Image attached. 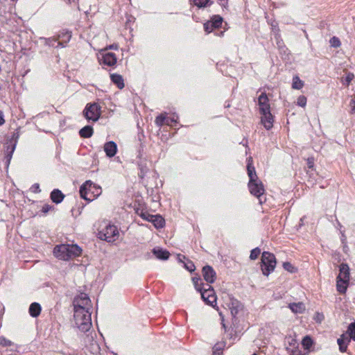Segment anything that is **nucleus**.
<instances>
[{
  "mask_svg": "<svg viewBox=\"0 0 355 355\" xmlns=\"http://www.w3.org/2000/svg\"><path fill=\"white\" fill-rule=\"evenodd\" d=\"M248 175L250 180L248 188L250 193L254 196L259 198L264 193V188L262 182L258 179L254 167L251 163H248L247 166Z\"/></svg>",
  "mask_w": 355,
  "mask_h": 355,
  "instance_id": "nucleus-1",
  "label": "nucleus"
},
{
  "mask_svg": "<svg viewBox=\"0 0 355 355\" xmlns=\"http://www.w3.org/2000/svg\"><path fill=\"white\" fill-rule=\"evenodd\" d=\"M53 252L58 259L68 260L79 256L82 252V249L79 245H55Z\"/></svg>",
  "mask_w": 355,
  "mask_h": 355,
  "instance_id": "nucleus-2",
  "label": "nucleus"
},
{
  "mask_svg": "<svg viewBox=\"0 0 355 355\" xmlns=\"http://www.w3.org/2000/svg\"><path fill=\"white\" fill-rule=\"evenodd\" d=\"M74 321L76 327L82 331L89 330L92 327L90 310L81 309L74 311Z\"/></svg>",
  "mask_w": 355,
  "mask_h": 355,
  "instance_id": "nucleus-3",
  "label": "nucleus"
},
{
  "mask_svg": "<svg viewBox=\"0 0 355 355\" xmlns=\"http://www.w3.org/2000/svg\"><path fill=\"white\" fill-rule=\"evenodd\" d=\"M101 192V187L91 180L86 181L80 188V197L87 201H92L99 196Z\"/></svg>",
  "mask_w": 355,
  "mask_h": 355,
  "instance_id": "nucleus-4",
  "label": "nucleus"
},
{
  "mask_svg": "<svg viewBox=\"0 0 355 355\" xmlns=\"http://www.w3.org/2000/svg\"><path fill=\"white\" fill-rule=\"evenodd\" d=\"M276 266V259L273 254L263 252L261 256V270L264 275L268 276L274 270Z\"/></svg>",
  "mask_w": 355,
  "mask_h": 355,
  "instance_id": "nucleus-5",
  "label": "nucleus"
},
{
  "mask_svg": "<svg viewBox=\"0 0 355 355\" xmlns=\"http://www.w3.org/2000/svg\"><path fill=\"white\" fill-rule=\"evenodd\" d=\"M119 236V232L116 226L107 225L105 229L98 233V238L107 243L114 242Z\"/></svg>",
  "mask_w": 355,
  "mask_h": 355,
  "instance_id": "nucleus-6",
  "label": "nucleus"
},
{
  "mask_svg": "<svg viewBox=\"0 0 355 355\" xmlns=\"http://www.w3.org/2000/svg\"><path fill=\"white\" fill-rule=\"evenodd\" d=\"M101 114V106L96 103L87 104L83 111V115L88 121H97Z\"/></svg>",
  "mask_w": 355,
  "mask_h": 355,
  "instance_id": "nucleus-7",
  "label": "nucleus"
},
{
  "mask_svg": "<svg viewBox=\"0 0 355 355\" xmlns=\"http://www.w3.org/2000/svg\"><path fill=\"white\" fill-rule=\"evenodd\" d=\"M74 311L79 309L90 310L92 309L91 300L86 293H81L73 300Z\"/></svg>",
  "mask_w": 355,
  "mask_h": 355,
  "instance_id": "nucleus-8",
  "label": "nucleus"
},
{
  "mask_svg": "<svg viewBox=\"0 0 355 355\" xmlns=\"http://www.w3.org/2000/svg\"><path fill=\"white\" fill-rule=\"evenodd\" d=\"M207 288H203L199 292H200L202 298L207 304L214 306L216 303V295L210 285L207 284Z\"/></svg>",
  "mask_w": 355,
  "mask_h": 355,
  "instance_id": "nucleus-9",
  "label": "nucleus"
},
{
  "mask_svg": "<svg viewBox=\"0 0 355 355\" xmlns=\"http://www.w3.org/2000/svg\"><path fill=\"white\" fill-rule=\"evenodd\" d=\"M202 275L204 279L209 284L214 283L216 278V272L210 266H205L203 267Z\"/></svg>",
  "mask_w": 355,
  "mask_h": 355,
  "instance_id": "nucleus-10",
  "label": "nucleus"
},
{
  "mask_svg": "<svg viewBox=\"0 0 355 355\" xmlns=\"http://www.w3.org/2000/svg\"><path fill=\"white\" fill-rule=\"evenodd\" d=\"M258 101L261 114L270 111V107L268 104V98L265 93H262L259 96Z\"/></svg>",
  "mask_w": 355,
  "mask_h": 355,
  "instance_id": "nucleus-11",
  "label": "nucleus"
},
{
  "mask_svg": "<svg viewBox=\"0 0 355 355\" xmlns=\"http://www.w3.org/2000/svg\"><path fill=\"white\" fill-rule=\"evenodd\" d=\"M261 123L267 130H270L273 126V116L270 111L261 114Z\"/></svg>",
  "mask_w": 355,
  "mask_h": 355,
  "instance_id": "nucleus-12",
  "label": "nucleus"
},
{
  "mask_svg": "<svg viewBox=\"0 0 355 355\" xmlns=\"http://www.w3.org/2000/svg\"><path fill=\"white\" fill-rule=\"evenodd\" d=\"M104 151L109 157H114L117 152V146L114 141H108L104 145Z\"/></svg>",
  "mask_w": 355,
  "mask_h": 355,
  "instance_id": "nucleus-13",
  "label": "nucleus"
},
{
  "mask_svg": "<svg viewBox=\"0 0 355 355\" xmlns=\"http://www.w3.org/2000/svg\"><path fill=\"white\" fill-rule=\"evenodd\" d=\"M228 306L231 311L232 315L234 316L236 315L239 311L242 309L241 302L233 297H230V302Z\"/></svg>",
  "mask_w": 355,
  "mask_h": 355,
  "instance_id": "nucleus-14",
  "label": "nucleus"
},
{
  "mask_svg": "<svg viewBox=\"0 0 355 355\" xmlns=\"http://www.w3.org/2000/svg\"><path fill=\"white\" fill-rule=\"evenodd\" d=\"M340 273L337 279H345L349 281V268L346 263H341L339 266Z\"/></svg>",
  "mask_w": 355,
  "mask_h": 355,
  "instance_id": "nucleus-15",
  "label": "nucleus"
},
{
  "mask_svg": "<svg viewBox=\"0 0 355 355\" xmlns=\"http://www.w3.org/2000/svg\"><path fill=\"white\" fill-rule=\"evenodd\" d=\"M349 342L350 338H349L346 334H342L340 337L338 338L337 343L339 345V349L341 352H345L347 351V345Z\"/></svg>",
  "mask_w": 355,
  "mask_h": 355,
  "instance_id": "nucleus-16",
  "label": "nucleus"
},
{
  "mask_svg": "<svg viewBox=\"0 0 355 355\" xmlns=\"http://www.w3.org/2000/svg\"><path fill=\"white\" fill-rule=\"evenodd\" d=\"M103 62L107 66H114L116 63V55L113 53H105L103 55Z\"/></svg>",
  "mask_w": 355,
  "mask_h": 355,
  "instance_id": "nucleus-17",
  "label": "nucleus"
},
{
  "mask_svg": "<svg viewBox=\"0 0 355 355\" xmlns=\"http://www.w3.org/2000/svg\"><path fill=\"white\" fill-rule=\"evenodd\" d=\"M153 254L159 259L166 260L168 259L170 253L166 250H163L159 247L155 248L153 250Z\"/></svg>",
  "mask_w": 355,
  "mask_h": 355,
  "instance_id": "nucleus-18",
  "label": "nucleus"
},
{
  "mask_svg": "<svg viewBox=\"0 0 355 355\" xmlns=\"http://www.w3.org/2000/svg\"><path fill=\"white\" fill-rule=\"evenodd\" d=\"M64 198V195L59 189H54L51 193V200L56 204L61 202Z\"/></svg>",
  "mask_w": 355,
  "mask_h": 355,
  "instance_id": "nucleus-19",
  "label": "nucleus"
},
{
  "mask_svg": "<svg viewBox=\"0 0 355 355\" xmlns=\"http://www.w3.org/2000/svg\"><path fill=\"white\" fill-rule=\"evenodd\" d=\"M349 281L336 278V288L340 293H345Z\"/></svg>",
  "mask_w": 355,
  "mask_h": 355,
  "instance_id": "nucleus-20",
  "label": "nucleus"
},
{
  "mask_svg": "<svg viewBox=\"0 0 355 355\" xmlns=\"http://www.w3.org/2000/svg\"><path fill=\"white\" fill-rule=\"evenodd\" d=\"M41 313V306L37 302H33L30 305L29 313L32 317L36 318Z\"/></svg>",
  "mask_w": 355,
  "mask_h": 355,
  "instance_id": "nucleus-21",
  "label": "nucleus"
},
{
  "mask_svg": "<svg viewBox=\"0 0 355 355\" xmlns=\"http://www.w3.org/2000/svg\"><path fill=\"white\" fill-rule=\"evenodd\" d=\"M289 308L295 313H302L305 310V306L302 302L290 304Z\"/></svg>",
  "mask_w": 355,
  "mask_h": 355,
  "instance_id": "nucleus-22",
  "label": "nucleus"
},
{
  "mask_svg": "<svg viewBox=\"0 0 355 355\" xmlns=\"http://www.w3.org/2000/svg\"><path fill=\"white\" fill-rule=\"evenodd\" d=\"M112 81L117 85L119 89L124 87L123 79L121 75L113 73L110 76Z\"/></svg>",
  "mask_w": 355,
  "mask_h": 355,
  "instance_id": "nucleus-23",
  "label": "nucleus"
},
{
  "mask_svg": "<svg viewBox=\"0 0 355 355\" xmlns=\"http://www.w3.org/2000/svg\"><path fill=\"white\" fill-rule=\"evenodd\" d=\"M93 128L92 126L86 125L79 131L80 136L83 138H89L93 135Z\"/></svg>",
  "mask_w": 355,
  "mask_h": 355,
  "instance_id": "nucleus-24",
  "label": "nucleus"
},
{
  "mask_svg": "<svg viewBox=\"0 0 355 355\" xmlns=\"http://www.w3.org/2000/svg\"><path fill=\"white\" fill-rule=\"evenodd\" d=\"M150 218L156 228H161L164 225L165 220L161 216L155 215V216H151Z\"/></svg>",
  "mask_w": 355,
  "mask_h": 355,
  "instance_id": "nucleus-25",
  "label": "nucleus"
},
{
  "mask_svg": "<svg viewBox=\"0 0 355 355\" xmlns=\"http://www.w3.org/2000/svg\"><path fill=\"white\" fill-rule=\"evenodd\" d=\"M155 122L158 126H162L164 123L169 125V119L166 116V114H162L156 117Z\"/></svg>",
  "mask_w": 355,
  "mask_h": 355,
  "instance_id": "nucleus-26",
  "label": "nucleus"
},
{
  "mask_svg": "<svg viewBox=\"0 0 355 355\" xmlns=\"http://www.w3.org/2000/svg\"><path fill=\"white\" fill-rule=\"evenodd\" d=\"M211 24H212V26L215 28H219L223 22V18L219 15H215L214 17L209 21Z\"/></svg>",
  "mask_w": 355,
  "mask_h": 355,
  "instance_id": "nucleus-27",
  "label": "nucleus"
},
{
  "mask_svg": "<svg viewBox=\"0 0 355 355\" xmlns=\"http://www.w3.org/2000/svg\"><path fill=\"white\" fill-rule=\"evenodd\" d=\"M304 85L303 82L298 76H295L293 80L292 87L295 89H300Z\"/></svg>",
  "mask_w": 355,
  "mask_h": 355,
  "instance_id": "nucleus-28",
  "label": "nucleus"
},
{
  "mask_svg": "<svg viewBox=\"0 0 355 355\" xmlns=\"http://www.w3.org/2000/svg\"><path fill=\"white\" fill-rule=\"evenodd\" d=\"M346 334H349L348 337H349V338H350V340L352 339V340H355V322L351 323L348 326V329H347Z\"/></svg>",
  "mask_w": 355,
  "mask_h": 355,
  "instance_id": "nucleus-29",
  "label": "nucleus"
},
{
  "mask_svg": "<svg viewBox=\"0 0 355 355\" xmlns=\"http://www.w3.org/2000/svg\"><path fill=\"white\" fill-rule=\"evenodd\" d=\"M302 343L305 349H309L313 344V341L309 336H305L303 338Z\"/></svg>",
  "mask_w": 355,
  "mask_h": 355,
  "instance_id": "nucleus-30",
  "label": "nucleus"
},
{
  "mask_svg": "<svg viewBox=\"0 0 355 355\" xmlns=\"http://www.w3.org/2000/svg\"><path fill=\"white\" fill-rule=\"evenodd\" d=\"M283 267L286 270L291 273L295 272L297 271V269L289 262H284L283 263Z\"/></svg>",
  "mask_w": 355,
  "mask_h": 355,
  "instance_id": "nucleus-31",
  "label": "nucleus"
},
{
  "mask_svg": "<svg viewBox=\"0 0 355 355\" xmlns=\"http://www.w3.org/2000/svg\"><path fill=\"white\" fill-rule=\"evenodd\" d=\"M193 2L198 8H204L208 5L209 0H193Z\"/></svg>",
  "mask_w": 355,
  "mask_h": 355,
  "instance_id": "nucleus-32",
  "label": "nucleus"
},
{
  "mask_svg": "<svg viewBox=\"0 0 355 355\" xmlns=\"http://www.w3.org/2000/svg\"><path fill=\"white\" fill-rule=\"evenodd\" d=\"M200 277H193L192 278V281L193 282L194 286L196 289L198 291H201L203 288L202 287L201 284H199V282L200 281Z\"/></svg>",
  "mask_w": 355,
  "mask_h": 355,
  "instance_id": "nucleus-33",
  "label": "nucleus"
},
{
  "mask_svg": "<svg viewBox=\"0 0 355 355\" xmlns=\"http://www.w3.org/2000/svg\"><path fill=\"white\" fill-rule=\"evenodd\" d=\"M261 253V250L259 248H256L254 249H253L251 252H250V258L252 259V260H254L256 259L259 255Z\"/></svg>",
  "mask_w": 355,
  "mask_h": 355,
  "instance_id": "nucleus-34",
  "label": "nucleus"
},
{
  "mask_svg": "<svg viewBox=\"0 0 355 355\" xmlns=\"http://www.w3.org/2000/svg\"><path fill=\"white\" fill-rule=\"evenodd\" d=\"M329 42L331 46L335 48L339 47L341 44L340 40L336 37L331 38Z\"/></svg>",
  "mask_w": 355,
  "mask_h": 355,
  "instance_id": "nucleus-35",
  "label": "nucleus"
},
{
  "mask_svg": "<svg viewBox=\"0 0 355 355\" xmlns=\"http://www.w3.org/2000/svg\"><path fill=\"white\" fill-rule=\"evenodd\" d=\"M297 103L299 106L305 107L306 104V98L304 96H300L297 98Z\"/></svg>",
  "mask_w": 355,
  "mask_h": 355,
  "instance_id": "nucleus-36",
  "label": "nucleus"
},
{
  "mask_svg": "<svg viewBox=\"0 0 355 355\" xmlns=\"http://www.w3.org/2000/svg\"><path fill=\"white\" fill-rule=\"evenodd\" d=\"M184 268L189 270V272H193L195 270L196 267L192 261H188L187 262L184 263Z\"/></svg>",
  "mask_w": 355,
  "mask_h": 355,
  "instance_id": "nucleus-37",
  "label": "nucleus"
},
{
  "mask_svg": "<svg viewBox=\"0 0 355 355\" xmlns=\"http://www.w3.org/2000/svg\"><path fill=\"white\" fill-rule=\"evenodd\" d=\"M12 345V342L4 337H0V345L6 347L10 346Z\"/></svg>",
  "mask_w": 355,
  "mask_h": 355,
  "instance_id": "nucleus-38",
  "label": "nucleus"
},
{
  "mask_svg": "<svg viewBox=\"0 0 355 355\" xmlns=\"http://www.w3.org/2000/svg\"><path fill=\"white\" fill-rule=\"evenodd\" d=\"M204 28H205V31L207 33H209L212 32V31H213L215 28L212 26V24H211L209 21H207V23H205V24H204Z\"/></svg>",
  "mask_w": 355,
  "mask_h": 355,
  "instance_id": "nucleus-39",
  "label": "nucleus"
},
{
  "mask_svg": "<svg viewBox=\"0 0 355 355\" xmlns=\"http://www.w3.org/2000/svg\"><path fill=\"white\" fill-rule=\"evenodd\" d=\"M354 73L349 72L347 74L345 80L346 83L347 85H349L351 83V81L354 79Z\"/></svg>",
  "mask_w": 355,
  "mask_h": 355,
  "instance_id": "nucleus-40",
  "label": "nucleus"
},
{
  "mask_svg": "<svg viewBox=\"0 0 355 355\" xmlns=\"http://www.w3.org/2000/svg\"><path fill=\"white\" fill-rule=\"evenodd\" d=\"M151 216H155V215H151L148 213H143L141 214V217L145 219V220H147L148 221H150L152 223V219L150 218Z\"/></svg>",
  "mask_w": 355,
  "mask_h": 355,
  "instance_id": "nucleus-41",
  "label": "nucleus"
},
{
  "mask_svg": "<svg viewBox=\"0 0 355 355\" xmlns=\"http://www.w3.org/2000/svg\"><path fill=\"white\" fill-rule=\"evenodd\" d=\"M323 319H324V315H323L322 314H320V313H318L315 315V320L318 322H319V323H320V322L322 321V320H323Z\"/></svg>",
  "mask_w": 355,
  "mask_h": 355,
  "instance_id": "nucleus-42",
  "label": "nucleus"
},
{
  "mask_svg": "<svg viewBox=\"0 0 355 355\" xmlns=\"http://www.w3.org/2000/svg\"><path fill=\"white\" fill-rule=\"evenodd\" d=\"M51 208H52L51 206H50L49 205H45L43 206L42 210L44 213H47Z\"/></svg>",
  "mask_w": 355,
  "mask_h": 355,
  "instance_id": "nucleus-43",
  "label": "nucleus"
},
{
  "mask_svg": "<svg viewBox=\"0 0 355 355\" xmlns=\"http://www.w3.org/2000/svg\"><path fill=\"white\" fill-rule=\"evenodd\" d=\"M5 123V120L3 119V112L0 110V125H3Z\"/></svg>",
  "mask_w": 355,
  "mask_h": 355,
  "instance_id": "nucleus-44",
  "label": "nucleus"
},
{
  "mask_svg": "<svg viewBox=\"0 0 355 355\" xmlns=\"http://www.w3.org/2000/svg\"><path fill=\"white\" fill-rule=\"evenodd\" d=\"M307 164H308V166L309 168H313V160L312 159H308V161H307Z\"/></svg>",
  "mask_w": 355,
  "mask_h": 355,
  "instance_id": "nucleus-45",
  "label": "nucleus"
},
{
  "mask_svg": "<svg viewBox=\"0 0 355 355\" xmlns=\"http://www.w3.org/2000/svg\"><path fill=\"white\" fill-rule=\"evenodd\" d=\"M62 37H64L66 41H69L71 38V35L69 33H66L63 34Z\"/></svg>",
  "mask_w": 355,
  "mask_h": 355,
  "instance_id": "nucleus-46",
  "label": "nucleus"
},
{
  "mask_svg": "<svg viewBox=\"0 0 355 355\" xmlns=\"http://www.w3.org/2000/svg\"><path fill=\"white\" fill-rule=\"evenodd\" d=\"M109 49H117V45H114V44L110 45V46H109Z\"/></svg>",
  "mask_w": 355,
  "mask_h": 355,
  "instance_id": "nucleus-47",
  "label": "nucleus"
},
{
  "mask_svg": "<svg viewBox=\"0 0 355 355\" xmlns=\"http://www.w3.org/2000/svg\"><path fill=\"white\" fill-rule=\"evenodd\" d=\"M181 257H182L183 259H185V257H184V256L178 255V259H179V260H180V261H182V259H181Z\"/></svg>",
  "mask_w": 355,
  "mask_h": 355,
  "instance_id": "nucleus-48",
  "label": "nucleus"
},
{
  "mask_svg": "<svg viewBox=\"0 0 355 355\" xmlns=\"http://www.w3.org/2000/svg\"><path fill=\"white\" fill-rule=\"evenodd\" d=\"M7 157H8V162H9V161H10V158H11V155H8L7 156Z\"/></svg>",
  "mask_w": 355,
  "mask_h": 355,
  "instance_id": "nucleus-49",
  "label": "nucleus"
},
{
  "mask_svg": "<svg viewBox=\"0 0 355 355\" xmlns=\"http://www.w3.org/2000/svg\"><path fill=\"white\" fill-rule=\"evenodd\" d=\"M353 103H354V108H353V110L355 111V101L353 102Z\"/></svg>",
  "mask_w": 355,
  "mask_h": 355,
  "instance_id": "nucleus-50",
  "label": "nucleus"
},
{
  "mask_svg": "<svg viewBox=\"0 0 355 355\" xmlns=\"http://www.w3.org/2000/svg\"><path fill=\"white\" fill-rule=\"evenodd\" d=\"M214 355H216V352L214 353Z\"/></svg>",
  "mask_w": 355,
  "mask_h": 355,
  "instance_id": "nucleus-51",
  "label": "nucleus"
},
{
  "mask_svg": "<svg viewBox=\"0 0 355 355\" xmlns=\"http://www.w3.org/2000/svg\"><path fill=\"white\" fill-rule=\"evenodd\" d=\"M252 355H257V354H252Z\"/></svg>",
  "mask_w": 355,
  "mask_h": 355,
  "instance_id": "nucleus-52",
  "label": "nucleus"
}]
</instances>
